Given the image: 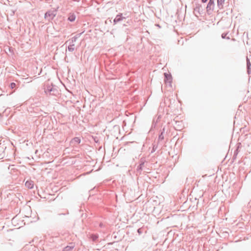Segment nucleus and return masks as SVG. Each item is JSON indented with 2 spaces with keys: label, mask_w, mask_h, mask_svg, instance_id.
Instances as JSON below:
<instances>
[{
  "label": "nucleus",
  "mask_w": 251,
  "mask_h": 251,
  "mask_svg": "<svg viewBox=\"0 0 251 251\" xmlns=\"http://www.w3.org/2000/svg\"><path fill=\"white\" fill-rule=\"evenodd\" d=\"M10 87L11 88L13 89L16 87V84L14 82H12L10 84Z\"/></svg>",
  "instance_id": "6"
},
{
  "label": "nucleus",
  "mask_w": 251,
  "mask_h": 251,
  "mask_svg": "<svg viewBox=\"0 0 251 251\" xmlns=\"http://www.w3.org/2000/svg\"><path fill=\"white\" fill-rule=\"evenodd\" d=\"M75 19V16L74 14H71L68 17V20L70 22H74Z\"/></svg>",
  "instance_id": "2"
},
{
  "label": "nucleus",
  "mask_w": 251,
  "mask_h": 251,
  "mask_svg": "<svg viewBox=\"0 0 251 251\" xmlns=\"http://www.w3.org/2000/svg\"><path fill=\"white\" fill-rule=\"evenodd\" d=\"M202 2H205L207 0H201Z\"/></svg>",
  "instance_id": "8"
},
{
  "label": "nucleus",
  "mask_w": 251,
  "mask_h": 251,
  "mask_svg": "<svg viewBox=\"0 0 251 251\" xmlns=\"http://www.w3.org/2000/svg\"><path fill=\"white\" fill-rule=\"evenodd\" d=\"M225 1V0H217L218 5V6H222L223 5V4L224 3Z\"/></svg>",
  "instance_id": "5"
},
{
  "label": "nucleus",
  "mask_w": 251,
  "mask_h": 251,
  "mask_svg": "<svg viewBox=\"0 0 251 251\" xmlns=\"http://www.w3.org/2000/svg\"><path fill=\"white\" fill-rule=\"evenodd\" d=\"M74 140L76 141H78V142H80V140L77 138H75Z\"/></svg>",
  "instance_id": "7"
},
{
  "label": "nucleus",
  "mask_w": 251,
  "mask_h": 251,
  "mask_svg": "<svg viewBox=\"0 0 251 251\" xmlns=\"http://www.w3.org/2000/svg\"><path fill=\"white\" fill-rule=\"evenodd\" d=\"M74 248V245L72 244L71 246H67L64 250V251H71Z\"/></svg>",
  "instance_id": "3"
},
{
  "label": "nucleus",
  "mask_w": 251,
  "mask_h": 251,
  "mask_svg": "<svg viewBox=\"0 0 251 251\" xmlns=\"http://www.w3.org/2000/svg\"><path fill=\"white\" fill-rule=\"evenodd\" d=\"M25 186L28 189H32L34 186V182L31 180H27L25 183Z\"/></svg>",
  "instance_id": "1"
},
{
  "label": "nucleus",
  "mask_w": 251,
  "mask_h": 251,
  "mask_svg": "<svg viewBox=\"0 0 251 251\" xmlns=\"http://www.w3.org/2000/svg\"><path fill=\"white\" fill-rule=\"evenodd\" d=\"M165 76L169 83L171 82V76L170 75L165 74Z\"/></svg>",
  "instance_id": "4"
}]
</instances>
